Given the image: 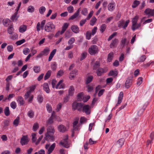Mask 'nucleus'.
I'll list each match as a JSON object with an SVG mask.
<instances>
[{"label":"nucleus","mask_w":154,"mask_h":154,"mask_svg":"<svg viewBox=\"0 0 154 154\" xmlns=\"http://www.w3.org/2000/svg\"><path fill=\"white\" fill-rule=\"evenodd\" d=\"M54 132L55 130L53 127L51 126L48 127L47 128V132L44 137L45 140L49 141H53L54 139L53 135Z\"/></svg>","instance_id":"f257e3e1"},{"label":"nucleus","mask_w":154,"mask_h":154,"mask_svg":"<svg viewBox=\"0 0 154 154\" xmlns=\"http://www.w3.org/2000/svg\"><path fill=\"white\" fill-rule=\"evenodd\" d=\"M84 104L82 103L73 102L72 104V109L73 110H77L81 112L82 111L83 106Z\"/></svg>","instance_id":"f03ea898"},{"label":"nucleus","mask_w":154,"mask_h":154,"mask_svg":"<svg viewBox=\"0 0 154 154\" xmlns=\"http://www.w3.org/2000/svg\"><path fill=\"white\" fill-rule=\"evenodd\" d=\"M55 28V26L53 23L49 22L47 23L45 27V31L48 32H53Z\"/></svg>","instance_id":"7ed1b4c3"},{"label":"nucleus","mask_w":154,"mask_h":154,"mask_svg":"<svg viewBox=\"0 0 154 154\" xmlns=\"http://www.w3.org/2000/svg\"><path fill=\"white\" fill-rule=\"evenodd\" d=\"M98 47L95 45H91L88 50V52L91 55H95L98 53Z\"/></svg>","instance_id":"20e7f679"},{"label":"nucleus","mask_w":154,"mask_h":154,"mask_svg":"<svg viewBox=\"0 0 154 154\" xmlns=\"http://www.w3.org/2000/svg\"><path fill=\"white\" fill-rule=\"evenodd\" d=\"M91 107L88 105H83L82 111L87 115H89L91 113Z\"/></svg>","instance_id":"39448f33"},{"label":"nucleus","mask_w":154,"mask_h":154,"mask_svg":"<svg viewBox=\"0 0 154 154\" xmlns=\"http://www.w3.org/2000/svg\"><path fill=\"white\" fill-rule=\"evenodd\" d=\"M94 13L93 11H91L89 14H88V17L85 19H83L80 22V25L81 26H82L86 23L87 20H89L90 18L92 17Z\"/></svg>","instance_id":"423d86ee"},{"label":"nucleus","mask_w":154,"mask_h":154,"mask_svg":"<svg viewBox=\"0 0 154 154\" xmlns=\"http://www.w3.org/2000/svg\"><path fill=\"white\" fill-rule=\"evenodd\" d=\"M50 146L49 144H47L45 146L46 149H48V154H50L52 152L55 147L56 144L54 143Z\"/></svg>","instance_id":"0eeeda50"},{"label":"nucleus","mask_w":154,"mask_h":154,"mask_svg":"<svg viewBox=\"0 0 154 154\" xmlns=\"http://www.w3.org/2000/svg\"><path fill=\"white\" fill-rule=\"evenodd\" d=\"M46 20H43L40 23V22H38L36 26V30L39 32L40 30V28L42 30L43 29L45 25V24Z\"/></svg>","instance_id":"6e6552de"},{"label":"nucleus","mask_w":154,"mask_h":154,"mask_svg":"<svg viewBox=\"0 0 154 154\" xmlns=\"http://www.w3.org/2000/svg\"><path fill=\"white\" fill-rule=\"evenodd\" d=\"M29 142L28 136L23 135L22 137L21 138L20 143L23 146L27 144Z\"/></svg>","instance_id":"1a4fd4ad"},{"label":"nucleus","mask_w":154,"mask_h":154,"mask_svg":"<svg viewBox=\"0 0 154 154\" xmlns=\"http://www.w3.org/2000/svg\"><path fill=\"white\" fill-rule=\"evenodd\" d=\"M144 12L146 15H148V17L150 16L154 17V9H152L149 8H147L145 10Z\"/></svg>","instance_id":"9d476101"},{"label":"nucleus","mask_w":154,"mask_h":154,"mask_svg":"<svg viewBox=\"0 0 154 154\" xmlns=\"http://www.w3.org/2000/svg\"><path fill=\"white\" fill-rule=\"evenodd\" d=\"M68 137L66 136L65 138L62 141L60 142V144L66 148L69 147V143L68 141Z\"/></svg>","instance_id":"9b49d317"},{"label":"nucleus","mask_w":154,"mask_h":154,"mask_svg":"<svg viewBox=\"0 0 154 154\" xmlns=\"http://www.w3.org/2000/svg\"><path fill=\"white\" fill-rule=\"evenodd\" d=\"M116 4L114 2L112 1L109 3L108 5V10L111 12L112 11L115 9Z\"/></svg>","instance_id":"f8f14e48"},{"label":"nucleus","mask_w":154,"mask_h":154,"mask_svg":"<svg viewBox=\"0 0 154 154\" xmlns=\"http://www.w3.org/2000/svg\"><path fill=\"white\" fill-rule=\"evenodd\" d=\"M63 80H60L56 86L55 88L57 89L64 88H65V85L63 83Z\"/></svg>","instance_id":"ddd939ff"},{"label":"nucleus","mask_w":154,"mask_h":154,"mask_svg":"<svg viewBox=\"0 0 154 154\" xmlns=\"http://www.w3.org/2000/svg\"><path fill=\"white\" fill-rule=\"evenodd\" d=\"M57 129L60 132L64 133L68 130V128L63 125H60L57 127Z\"/></svg>","instance_id":"4468645a"},{"label":"nucleus","mask_w":154,"mask_h":154,"mask_svg":"<svg viewBox=\"0 0 154 154\" xmlns=\"http://www.w3.org/2000/svg\"><path fill=\"white\" fill-rule=\"evenodd\" d=\"M80 11V8H79L69 18V20H73L76 18L79 15Z\"/></svg>","instance_id":"2eb2a0df"},{"label":"nucleus","mask_w":154,"mask_h":154,"mask_svg":"<svg viewBox=\"0 0 154 154\" xmlns=\"http://www.w3.org/2000/svg\"><path fill=\"white\" fill-rule=\"evenodd\" d=\"M118 40L117 38H115L112 40L110 44L109 47L110 48H113L116 47L118 43Z\"/></svg>","instance_id":"dca6fc26"},{"label":"nucleus","mask_w":154,"mask_h":154,"mask_svg":"<svg viewBox=\"0 0 154 154\" xmlns=\"http://www.w3.org/2000/svg\"><path fill=\"white\" fill-rule=\"evenodd\" d=\"M145 18V17H143L141 20V21H140V22L139 23L137 24L136 23L134 25H132V30L134 31L136 29H137L138 28H139V27H140L141 25V23L142 22V20H144Z\"/></svg>","instance_id":"f3484780"},{"label":"nucleus","mask_w":154,"mask_h":154,"mask_svg":"<svg viewBox=\"0 0 154 154\" xmlns=\"http://www.w3.org/2000/svg\"><path fill=\"white\" fill-rule=\"evenodd\" d=\"M17 101L20 106H23L25 103L23 98L21 96H18L17 99Z\"/></svg>","instance_id":"a211bd4d"},{"label":"nucleus","mask_w":154,"mask_h":154,"mask_svg":"<svg viewBox=\"0 0 154 154\" xmlns=\"http://www.w3.org/2000/svg\"><path fill=\"white\" fill-rule=\"evenodd\" d=\"M79 118H76L75 119L73 123V127L74 130L77 131L78 128V127L77 125V124L78 123Z\"/></svg>","instance_id":"6ab92c4d"},{"label":"nucleus","mask_w":154,"mask_h":154,"mask_svg":"<svg viewBox=\"0 0 154 154\" xmlns=\"http://www.w3.org/2000/svg\"><path fill=\"white\" fill-rule=\"evenodd\" d=\"M132 81L131 79H128L125 83V86L126 88H129L132 84Z\"/></svg>","instance_id":"aec40b11"},{"label":"nucleus","mask_w":154,"mask_h":154,"mask_svg":"<svg viewBox=\"0 0 154 154\" xmlns=\"http://www.w3.org/2000/svg\"><path fill=\"white\" fill-rule=\"evenodd\" d=\"M27 29V26L25 25L20 26L19 28V32L22 33L25 32Z\"/></svg>","instance_id":"412c9836"},{"label":"nucleus","mask_w":154,"mask_h":154,"mask_svg":"<svg viewBox=\"0 0 154 154\" xmlns=\"http://www.w3.org/2000/svg\"><path fill=\"white\" fill-rule=\"evenodd\" d=\"M106 72V71L103 68H100L97 70L96 73L98 76H100L102 73H105Z\"/></svg>","instance_id":"4be33fe9"},{"label":"nucleus","mask_w":154,"mask_h":154,"mask_svg":"<svg viewBox=\"0 0 154 154\" xmlns=\"http://www.w3.org/2000/svg\"><path fill=\"white\" fill-rule=\"evenodd\" d=\"M11 20L8 18H5L2 20V23L5 27H7L10 25Z\"/></svg>","instance_id":"5701e85b"},{"label":"nucleus","mask_w":154,"mask_h":154,"mask_svg":"<svg viewBox=\"0 0 154 154\" xmlns=\"http://www.w3.org/2000/svg\"><path fill=\"white\" fill-rule=\"evenodd\" d=\"M71 29L73 32L77 33L79 32V28L77 25H73L71 27Z\"/></svg>","instance_id":"b1692460"},{"label":"nucleus","mask_w":154,"mask_h":154,"mask_svg":"<svg viewBox=\"0 0 154 154\" xmlns=\"http://www.w3.org/2000/svg\"><path fill=\"white\" fill-rule=\"evenodd\" d=\"M43 89L47 93H49L50 92L48 84L47 83H45L43 84Z\"/></svg>","instance_id":"393cba45"},{"label":"nucleus","mask_w":154,"mask_h":154,"mask_svg":"<svg viewBox=\"0 0 154 154\" xmlns=\"http://www.w3.org/2000/svg\"><path fill=\"white\" fill-rule=\"evenodd\" d=\"M75 91L74 87L73 86H70L68 90V95L69 96L73 95Z\"/></svg>","instance_id":"a878e982"},{"label":"nucleus","mask_w":154,"mask_h":154,"mask_svg":"<svg viewBox=\"0 0 154 154\" xmlns=\"http://www.w3.org/2000/svg\"><path fill=\"white\" fill-rule=\"evenodd\" d=\"M123 96V92L122 91H121L119 93L118 98V102L117 103L116 106H118V105L120 104L121 103Z\"/></svg>","instance_id":"bb28decb"},{"label":"nucleus","mask_w":154,"mask_h":154,"mask_svg":"<svg viewBox=\"0 0 154 154\" xmlns=\"http://www.w3.org/2000/svg\"><path fill=\"white\" fill-rule=\"evenodd\" d=\"M124 142V140L123 138L119 139L116 142V145L118 147H121L123 145Z\"/></svg>","instance_id":"cd10ccee"},{"label":"nucleus","mask_w":154,"mask_h":154,"mask_svg":"<svg viewBox=\"0 0 154 154\" xmlns=\"http://www.w3.org/2000/svg\"><path fill=\"white\" fill-rule=\"evenodd\" d=\"M69 26V23H65L63 25L62 27V29L61 31L60 32V34L62 35L66 31V29L67 28L68 26Z\"/></svg>","instance_id":"c85d7f7f"},{"label":"nucleus","mask_w":154,"mask_h":154,"mask_svg":"<svg viewBox=\"0 0 154 154\" xmlns=\"http://www.w3.org/2000/svg\"><path fill=\"white\" fill-rule=\"evenodd\" d=\"M14 29L12 25H10L7 29V31L8 33L12 34L13 33Z\"/></svg>","instance_id":"c756f323"},{"label":"nucleus","mask_w":154,"mask_h":154,"mask_svg":"<svg viewBox=\"0 0 154 154\" xmlns=\"http://www.w3.org/2000/svg\"><path fill=\"white\" fill-rule=\"evenodd\" d=\"M27 115L29 118H32L34 116V112L32 110L30 109L28 112Z\"/></svg>","instance_id":"7c9ffc66"},{"label":"nucleus","mask_w":154,"mask_h":154,"mask_svg":"<svg viewBox=\"0 0 154 154\" xmlns=\"http://www.w3.org/2000/svg\"><path fill=\"white\" fill-rule=\"evenodd\" d=\"M56 51L57 50L56 49H54L51 53L48 58V60L49 61H50L51 60L54 54L56 53Z\"/></svg>","instance_id":"2f4dec72"},{"label":"nucleus","mask_w":154,"mask_h":154,"mask_svg":"<svg viewBox=\"0 0 154 154\" xmlns=\"http://www.w3.org/2000/svg\"><path fill=\"white\" fill-rule=\"evenodd\" d=\"M118 74L117 71L113 70L111 71L108 73V76H113V77L116 76Z\"/></svg>","instance_id":"473e14b6"},{"label":"nucleus","mask_w":154,"mask_h":154,"mask_svg":"<svg viewBox=\"0 0 154 154\" xmlns=\"http://www.w3.org/2000/svg\"><path fill=\"white\" fill-rule=\"evenodd\" d=\"M100 66V63L99 61H96L94 63L93 66V69L94 70H97Z\"/></svg>","instance_id":"72a5a7b5"},{"label":"nucleus","mask_w":154,"mask_h":154,"mask_svg":"<svg viewBox=\"0 0 154 154\" xmlns=\"http://www.w3.org/2000/svg\"><path fill=\"white\" fill-rule=\"evenodd\" d=\"M139 19L138 16H136L133 18L132 22V25H134L137 23L138 19Z\"/></svg>","instance_id":"f704fd0d"},{"label":"nucleus","mask_w":154,"mask_h":154,"mask_svg":"<svg viewBox=\"0 0 154 154\" xmlns=\"http://www.w3.org/2000/svg\"><path fill=\"white\" fill-rule=\"evenodd\" d=\"M126 38H122L121 42L120 45L121 46H122V48H123L125 47V44L126 42Z\"/></svg>","instance_id":"c9c22d12"},{"label":"nucleus","mask_w":154,"mask_h":154,"mask_svg":"<svg viewBox=\"0 0 154 154\" xmlns=\"http://www.w3.org/2000/svg\"><path fill=\"white\" fill-rule=\"evenodd\" d=\"M50 49L48 48H46L42 52L44 55H48L50 51Z\"/></svg>","instance_id":"e433bc0d"},{"label":"nucleus","mask_w":154,"mask_h":154,"mask_svg":"<svg viewBox=\"0 0 154 154\" xmlns=\"http://www.w3.org/2000/svg\"><path fill=\"white\" fill-rule=\"evenodd\" d=\"M113 53L112 52H110L109 53L107 57V60L109 62H110L112 59L113 57Z\"/></svg>","instance_id":"4c0bfd02"},{"label":"nucleus","mask_w":154,"mask_h":154,"mask_svg":"<svg viewBox=\"0 0 154 154\" xmlns=\"http://www.w3.org/2000/svg\"><path fill=\"white\" fill-rule=\"evenodd\" d=\"M18 37V35L16 33H13V34L10 36V38L13 40L17 39Z\"/></svg>","instance_id":"58836bf2"},{"label":"nucleus","mask_w":154,"mask_h":154,"mask_svg":"<svg viewBox=\"0 0 154 154\" xmlns=\"http://www.w3.org/2000/svg\"><path fill=\"white\" fill-rule=\"evenodd\" d=\"M51 71L50 70H49L46 73V74L45 77H44V80H46L48 79L51 74Z\"/></svg>","instance_id":"ea45409f"},{"label":"nucleus","mask_w":154,"mask_h":154,"mask_svg":"<svg viewBox=\"0 0 154 154\" xmlns=\"http://www.w3.org/2000/svg\"><path fill=\"white\" fill-rule=\"evenodd\" d=\"M20 118L19 117H17L14 120L13 122V125L14 126L16 127L17 126L19 123Z\"/></svg>","instance_id":"a19ab883"},{"label":"nucleus","mask_w":154,"mask_h":154,"mask_svg":"<svg viewBox=\"0 0 154 154\" xmlns=\"http://www.w3.org/2000/svg\"><path fill=\"white\" fill-rule=\"evenodd\" d=\"M4 113L5 115L6 116H8L10 115V110L8 107H6L5 109L4 110Z\"/></svg>","instance_id":"79ce46f5"},{"label":"nucleus","mask_w":154,"mask_h":154,"mask_svg":"<svg viewBox=\"0 0 154 154\" xmlns=\"http://www.w3.org/2000/svg\"><path fill=\"white\" fill-rule=\"evenodd\" d=\"M106 26L105 24H103L100 27V31L101 33H103L105 30Z\"/></svg>","instance_id":"37998d69"},{"label":"nucleus","mask_w":154,"mask_h":154,"mask_svg":"<svg viewBox=\"0 0 154 154\" xmlns=\"http://www.w3.org/2000/svg\"><path fill=\"white\" fill-rule=\"evenodd\" d=\"M33 71L36 73H39L40 71V68L39 66H35L33 67Z\"/></svg>","instance_id":"c03bdc74"},{"label":"nucleus","mask_w":154,"mask_h":154,"mask_svg":"<svg viewBox=\"0 0 154 154\" xmlns=\"http://www.w3.org/2000/svg\"><path fill=\"white\" fill-rule=\"evenodd\" d=\"M97 20V19L95 17H93L90 22V24L93 26L96 23Z\"/></svg>","instance_id":"a18cd8bd"},{"label":"nucleus","mask_w":154,"mask_h":154,"mask_svg":"<svg viewBox=\"0 0 154 154\" xmlns=\"http://www.w3.org/2000/svg\"><path fill=\"white\" fill-rule=\"evenodd\" d=\"M83 93L82 92L79 93L77 95V99L79 101H81L83 98Z\"/></svg>","instance_id":"49530a36"},{"label":"nucleus","mask_w":154,"mask_h":154,"mask_svg":"<svg viewBox=\"0 0 154 154\" xmlns=\"http://www.w3.org/2000/svg\"><path fill=\"white\" fill-rule=\"evenodd\" d=\"M46 107L47 111L49 113H51L52 112V108L51 106L49 104H47Z\"/></svg>","instance_id":"de8ad7c7"},{"label":"nucleus","mask_w":154,"mask_h":154,"mask_svg":"<svg viewBox=\"0 0 154 154\" xmlns=\"http://www.w3.org/2000/svg\"><path fill=\"white\" fill-rule=\"evenodd\" d=\"M27 10L28 12L32 13L34 11L35 8L33 6L30 5L28 7Z\"/></svg>","instance_id":"09e8293b"},{"label":"nucleus","mask_w":154,"mask_h":154,"mask_svg":"<svg viewBox=\"0 0 154 154\" xmlns=\"http://www.w3.org/2000/svg\"><path fill=\"white\" fill-rule=\"evenodd\" d=\"M140 2L138 1H134L132 5V7L133 8H136L140 4Z\"/></svg>","instance_id":"8fccbe9b"},{"label":"nucleus","mask_w":154,"mask_h":154,"mask_svg":"<svg viewBox=\"0 0 154 154\" xmlns=\"http://www.w3.org/2000/svg\"><path fill=\"white\" fill-rule=\"evenodd\" d=\"M87 55V53L86 52H83L81 54L80 58V60L82 61L85 58Z\"/></svg>","instance_id":"3c124183"},{"label":"nucleus","mask_w":154,"mask_h":154,"mask_svg":"<svg viewBox=\"0 0 154 154\" xmlns=\"http://www.w3.org/2000/svg\"><path fill=\"white\" fill-rule=\"evenodd\" d=\"M46 10V8L44 6L41 7L39 9V12L41 14H43Z\"/></svg>","instance_id":"603ef678"},{"label":"nucleus","mask_w":154,"mask_h":154,"mask_svg":"<svg viewBox=\"0 0 154 154\" xmlns=\"http://www.w3.org/2000/svg\"><path fill=\"white\" fill-rule=\"evenodd\" d=\"M9 121L8 120L6 119L4 120L3 122V123L4 124L3 126L4 127H6L8 126L9 124Z\"/></svg>","instance_id":"864d4df0"},{"label":"nucleus","mask_w":154,"mask_h":154,"mask_svg":"<svg viewBox=\"0 0 154 154\" xmlns=\"http://www.w3.org/2000/svg\"><path fill=\"white\" fill-rule=\"evenodd\" d=\"M67 10L69 13H71L73 12L74 9L73 7L70 5L67 8Z\"/></svg>","instance_id":"5fc2aeb1"},{"label":"nucleus","mask_w":154,"mask_h":154,"mask_svg":"<svg viewBox=\"0 0 154 154\" xmlns=\"http://www.w3.org/2000/svg\"><path fill=\"white\" fill-rule=\"evenodd\" d=\"M92 35L91 32L90 31H88L86 36V39L88 40L90 39Z\"/></svg>","instance_id":"6e6d98bb"},{"label":"nucleus","mask_w":154,"mask_h":154,"mask_svg":"<svg viewBox=\"0 0 154 154\" xmlns=\"http://www.w3.org/2000/svg\"><path fill=\"white\" fill-rule=\"evenodd\" d=\"M87 91L88 92L92 91L94 89L92 85H88L87 86Z\"/></svg>","instance_id":"4d7b16f0"},{"label":"nucleus","mask_w":154,"mask_h":154,"mask_svg":"<svg viewBox=\"0 0 154 154\" xmlns=\"http://www.w3.org/2000/svg\"><path fill=\"white\" fill-rule=\"evenodd\" d=\"M75 38L74 37L71 38L68 42V44L69 45H71L73 44L75 42Z\"/></svg>","instance_id":"13d9d810"},{"label":"nucleus","mask_w":154,"mask_h":154,"mask_svg":"<svg viewBox=\"0 0 154 154\" xmlns=\"http://www.w3.org/2000/svg\"><path fill=\"white\" fill-rule=\"evenodd\" d=\"M10 106L11 108L13 109H15L17 107V104L15 101H12L10 104Z\"/></svg>","instance_id":"bf43d9fd"},{"label":"nucleus","mask_w":154,"mask_h":154,"mask_svg":"<svg viewBox=\"0 0 154 154\" xmlns=\"http://www.w3.org/2000/svg\"><path fill=\"white\" fill-rule=\"evenodd\" d=\"M81 13L82 14L85 16H86L88 13V11L87 8H83L82 11Z\"/></svg>","instance_id":"052dcab7"},{"label":"nucleus","mask_w":154,"mask_h":154,"mask_svg":"<svg viewBox=\"0 0 154 154\" xmlns=\"http://www.w3.org/2000/svg\"><path fill=\"white\" fill-rule=\"evenodd\" d=\"M93 77L92 76H88L86 79V83L87 84L90 83L92 80Z\"/></svg>","instance_id":"680f3d73"},{"label":"nucleus","mask_w":154,"mask_h":154,"mask_svg":"<svg viewBox=\"0 0 154 154\" xmlns=\"http://www.w3.org/2000/svg\"><path fill=\"white\" fill-rule=\"evenodd\" d=\"M57 67V64L55 62H54L51 65V69L55 70L56 69Z\"/></svg>","instance_id":"e2e57ef3"},{"label":"nucleus","mask_w":154,"mask_h":154,"mask_svg":"<svg viewBox=\"0 0 154 154\" xmlns=\"http://www.w3.org/2000/svg\"><path fill=\"white\" fill-rule=\"evenodd\" d=\"M30 51L29 49L28 48H25L23 50V53L25 55H27Z\"/></svg>","instance_id":"0e129e2a"},{"label":"nucleus","mask_w":154,"mask_h":154,"mask_svg":"<svg viewBox=\"0 0 154 154\" xmlns=\"http://www.w3.org/2000/svg\"><path fill=\"white\" fill-rule=\"evenodd\" d=\"M72 35V33L70 32L67 31L65 33V37L69 38Z\"/></svg>","instance_id":"69168bd1"},{"label":"nucleus","mask_w":154,"mask_h":154,"mask_svg":"<svg viewBox=\"0 0 154 154\" xmlns=\"http://www.w3.org/2000/svg\"><path fill=\"white\" fill-rule=\"evenodd\" d=\"M143 82V78L141 77H139L137 81V84L139 86H140L142 83Z\"/></svg>","instance_id":"338daca9"},{"label":"nucleus","mask_w":154,"mask_h":154,"mask_svg":"<svg viewBox=\"0 0 154 154\" xmlns=\"http://www.w3.org/2000/svg\"><path fill=\"white\" fill-rule=\"evenodd\" d=\"M146 58V57L145 55L142 56L139 59V61L143 62L145 61Z\"/></svg>","instance_id":"774afa93"}]
</instances>
